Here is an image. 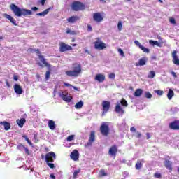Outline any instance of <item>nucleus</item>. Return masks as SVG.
I'll return each instance as SVG.
<instances>
[{
    "instance_id": "nucleus-40",
    "label": "nucleus",
    "mask_w": 179,
    "mask_h": 179,
    "mask_svg": "<svg viewBox=\"0 0 179 179\" xmlns=\"http://www.w3.org/2000/svg\"><path fill=\"white\" fill-rule=\"evenodd\" d=\"M26 147L23 145L22 143H20L17 145V149L18 150H22V149H24Z\"/></svg>"
},
{
    "instance_id": "nucleus-41",
    "label": "nucleus",
    "mask_w": 179,
    "mask_h": 179,
    "mask_svg": "<svg viewBox=\"0 0 179 179\" xmlns=\"http://www.w3.org/2000/svg\"><path fill=\"white\" fill-rule=\"evenodd\" d=\"M145 97H146V99H152V94H150L149 92H145Z\"/></svg>"
},
{
    "instance_id": "nucleus-59",
    "label": "nucleus",
    "mask_w": 179,
    "mask_h": 179,
    "mask_svg": "<svg viewBox=\"0 0 179 179\" xmlns=\"http://www.w3.org/2000/svg\"><path fill=\"white\" fill-rule=\"evenodd\" d=\"M146 136H147V139H150V138H151L150 134H149V133L146 134Z\"/></svg>"
},
{
    "instance_id": "nucleus-14",
    "label": "nucleus",
    "mask_w": 179,
    "mask_h": 179,
    "mask_svg": "<svg viewBox=\"0 0 179 179\" xmlns=\"http://www.w3.org/2000/svg\"><path fill=\"white\" fill-rule=\"evenodd\" d=\"M14 92L17 94H22L23 93V89L22 88V86H20V85L19 84H15L14 85Z\"/></svg>"
},
{
    "instance_id": "nucleus-47",
    "label": "nucleus",
    "mask_w": 179,
    "mask_h": 179,
    "mask_svg": "<svg viewBox=\"0 0 179 179\" xmlns=\"http://www.w3.org/2000/svg\"><path fill=\"white\" fill-rule=\"evenodd\" d=\"M46 163H47L48 167H50V169H54L55 167L54 164H52V163H50V162H46Z\"/></svg>"
},
{
    "instance_id": "nucleus-49",
    "label": "nucleus",
    "mask_w": 179,
    "mask_h": 179,
    "mask_svg": "<svg viewBox=\"0 0 179 179\" xmlns=\"http://www.w3.org/2000/svg\"><path fill=\"white\" fill-rule=\"evenodd\" d=\"M115 73H110V74H109V78L110 79H115Z\"/></svg>"
},
{
    "instance_id": "nucleus-11",
    "label": "nucleus",
    "mask_w": 179,
    "mask_h": 179,
    "mask_svg": "<svg viewBox=\"0 0 179 179\" xmlns=\"http://www.w3.org/2000/svg\"><path fill=\"white\" fill-rule=\"evenodd\" d=\"M94 48L96 50H104V48H107V45L101 41H96L94 42Z\"/></svg>"
},
{
    "instance_id": "nucleus-34",
    "label": "nucleus",
    "mask_w": 179,
    "mask_h": 179,
    "mask_svg": "<svg viewBox=\"0 0 179 179\" xmlns=\"http://www.w3.org/2000/svg\"><path fill=\"white\" fill-rule=\"evenodd\" d=\"M155 76H156V73H155L154 71H150V73L148 75V78L149 79H153V78H155Z\"/></svg>"
},
{
    "instance_id": "nucleus-7",
    "label": "nucleus",
    "mask_w": 179,
    "mask_h": 179,
    "mask_svg": "<svg viewBox=\"0 0 179 179\" xmlns=\"http://www.w3.org/2000/svg\"><path fill=\"white\" fill-rule=\"evenodd\" d=\"M60 52H66V51H72V46L62 42L59 43Z\"/></svg>"
},
{
    "instance_id": "nucleus-21",
    "label": "nucleus",
    "mask_w": 179,
    "mask_h": 179,
    "mask_svg": "<svg viewBox=\"0 0 179 179\" xmlns=\"http://www.w3.org/2000/svg\"><path fill=\"white\" fill-rule=\"evenodd\" d=\"M0 125H3L4 127L5 131H9L10 129V123H9V122H0Z\"/></svg>"
},
{
    "instance_id": "nucleus-24",
    "label": "nucleus",
    "mask_w": 179,
    "mask_h": 179,
    "mask_svg": "<svg viewBox=\"0 0 179 179\" xmlns=\"http://www.w3.org/2000/svg\"><path fill=\"white\" fill-rule=\"evenodd\" d=\"M80 18L78 16H71L67 19V22L69 23H75V22H78Z\"/></svg>"
},
{
    "instance_id": "nucleus-9",
    "label": "nucleus",
    "mask_w": 179,
    "mask_h": 179,
    "mask_svg": "<svg viewBox=\"0 0 179 179\" xmlns=\"http://www.w3.org/2000/svg\"><path fill=\"white\" fill-rule=\"evenodd\" d=\"M110 103L108 101H103L102 107H103V113L102 115H106L107 113H108V110H110Z\"/></svg>"
},
{
    "instance_id": "nucleus-17",
    "label": "nucleus",
    "mask_w": 179,
    "mask_h": 179,
    "mask_svg": "<svg viewBox=\"0 0 179 179\" xmlns=\"http://www.w3.org/2000/svg\"><path fill=\"white\" fill-rule=\"evenodd\" d=\"M134 44H136V45H137V47H139V48L141 50H142V51H143V52H146L147 54L149 53V49L143 47V45H142L141 44V43H139V41H134Z\"/></svg>"
},
{
    "instance_id": "nucleus-33",
    "label": "nucleus",
    "mask_w": 179,
    "mask_h": 179,
    "mask_svg": "<svg viewBox=\"0 0 179 179\" xmlns=\"http://www.w3.org/2000/svg\"><path fill=\"white\" fill-rule=\"evenodd\" d=\"M149 44L153 46L157 45V47H160V43L157 41L150 40Z\"/></svg>"
},
{
    "instance_id": "nucleus-57",
    "label": "nucleus",
    "mask_w": 179,
    "mask_h": 179,
    "mask_svg": "<svg viewBox=\"0 0 179 179\" xmlns=\"http://www.w3.org/2000/svg\"><path fill=\"white\" fill-rule=\"evenodd\" d=\"M31 9V10H34V12H36V10H38V8L37 7H32Z\"/></svg>"
},
{
    "instance_id": "nucleus-28",
    "label": "nucleus",
    "mask_w": 179,
    "mask_h": 179,
    "mask_svg": "<svg viewBox=\"0 0 179 179\" xmlns=\"http://www.w3.org/2000/svg\"><path fill=\"white\" fill-rule=\"evenodd\" d=\"M142 162H144L143 159L137 161L135 166L136 170H141V169H142Z\"/></svg>"
},
{
    "instance_id": "nucleus-58",
    "label": "nucleus",
    "mask_w": 179,
    "mask_h": 179,
    "mask_svg": "<svg viewBox=\"0 0 179 179\" xmlns=\"http://www.w3.org/2000/svg\"><path fill=\"white\" fill-rule=\"evenodd\" d=\"M64 86H66L67 87H71L72 86V85H71L69 83H64Z\"/></svg>"
},
{
    "instance_id": "nucleus-37",
    "label": "nucleus",
    "mask_w": 179,
    "mask_h": 179,
    "mask_svg": "<svg viewBox=\"0 0 179 179\" xmlns=\"http://www.w3.org/2000/svg\"><path fill=\"white\" fill-rule=\"evenodd\" d=\"M120 104H121L122 106H123L124 107H127L128 106V102H127V100L122 99L120 101Z\"/></svg>"
},
{
    "instance_id": "nucleus-60",
    "label": "nucleus",
    "mask_w": 179,
    "mask_h": 179,
    "mask_svg": "<svg viewBox=\"0 0 179 179\" xmlns=\"http://www.w3.org/2000/svg\"><path fill=\"white\" fill-rule=\"evenodd\" d=\"M73 89H74V90H76L77 92H79V88L76 87V86H73Z\"/></svg>"
},
{
    "instance_id": "nucleus-29",
    "label": "nucleus",
    "mask_w": 179,
    "mask_h": 179,
    "mask_svg": "<svg viewBox=\"0 0 179 179\" xmlns=\"http://www.w3.org/2000/svg\"><path fill=\"white\" fill-rule=\"evenodd\" d=\"M50 10H51V8H47L43 12L37 13L36 15L37 16H45V15H48V12H50Z\"/></svg>"
},
{
    "instance_id": "nucleus-52",
    "label": "nucleus",
    "mask_w": 179,
    "mask_h": 179,
    "mask_svg": "<svg viewBox=\"0 0 179 179\" xmlns=\"http://www.w3.org/2000/svg\"><path fill=\"white\" fill-rule=\"evenodd\" d=\"M13 79H14V80H15V82H17V80H19V76L17 75H14Z\"/></svg>"
},
{
    "instance_id": "nucleus-4",
    "label": "nucleus",
    "mask_w": 179,
    "mask_h": 179,
    "mask_svg": "<svg viewBox=\"0 0 179 179\" xmlns=\"http://www.w3.org/2000/svg\"><path fill=\"white\" fill-rule=\"evenodd\" d=\"M71 9L74 12H79V10H85L86 6L80 1H73L71 4Z\"/></svg>"
},
{
    "instance_id": "nucleus-36",
    "label": "nucleus",
    "mask_w": 179,
    "mask_h": 179,
    "mask_svg": "<svg viewBox=\"0 0 179 179\" xmlns=\"http://www.w3.org/2000/svg\"><path fill=\"white\" fill-rule=\"evenodd\" d=\"M79 173H80V169L74 171L73 174V179L77 178L78 174H79Z\"/></svg>"
},
{
    "instance_id": "nucleus-48",
    "label": "nucleus",
    "mask_w": 179,
    "mask_h": 179,
    "mask_svg": "<svg viewBox=\"0 0 179 179\" xmlns=\"http://www.w3.org/2000/svg\"><path fill=\"white\" fill-rule=\"evenodd\" d=\"M170 73H171V75H172V76H173L174 78H177V73H176V72L171 71Z\"/></svg>"
},
{
    "instance_id": "nucleus-23",
    "label": "nucleus",
    "mask_w": 179,
    "mask_h": 179,
    "mask_svg": "<svg viewBox=\"0 0 179 179\" xmlns=\"http://www.w3.org/2000/svg\"><path fill=\"white\" fill-rule=\"evenodd\" d=\"M48 125L50 129H51L52 131H54V129H55L56 128L55 122L52 120H48Z\"/></svg>"
},
{
    "instance_id": "nucleus-22",
    "label": "nucleus",
    "mask_w": 179,
    "mask_h": 179,
    "mask_svg": "<svg viewBox=\"0 0 179 179\" xmlns=\"http://www.w3.org/2000/svg\"><path fill=\"white\" fill-rule=\"evenodd\" d=\"M16 123L17 124L18 127H20V128H23V125L26 124V119L23 117L20 120L17 119L16 120Z\"/></svg>"
},
{
    "instance_id": "nucleus-51",
    "label": "nucleus",
    "mask_w": 179,
    "mask_h": 179,
    "mask_svg": "<svg viewBox=\"0 0 179 179\" xmlns=\"http://www.w3.org/2000/svg\"><path fill=\"white\" fill-rule=\"evenodd\" d=\"M170 23H171L172 24H176V20L174 18H171Z\"/></svg>"
},
{
    "instance_id": "nucleus-15",
    "label": "nucleus",
    "mask_w": 179,
    "mask_h": 179,
    "mask_svg": "<svg viewBox=\"0 0 179 179\" xmlns=\"http://www.w3.org/2000/svg\"><path fill=\"white\" fill-rule=\"evenodd\" d=\"M71 157L72 160H74V162H76L79 159V152L77 150H74L71 153Z\"/></svg>"
},
{
    "instance_id": "nucleus-45",
    "label": "nucleus",
    "mask_w": 179,
    "mask_h": 179,
    "mask_svg": "<svg viewBox=\"0 0 179 179\" xmlns=\"http://www.w3.org/2000/svg\"><path fill=\"white\" fill-rule=\"evenodd\" d=\"M154 177H155V178H162V173L157 172L154 174Z\"/></svg>"
},
{
    "instance_id": "nucleus-26",
    "label": "nucleus",
    "mask_w": 179,
    "mask_h": 179,
    "mask_svg": "<svg viewBox=\"0 0 179 179\" xmlns=\"http://www.w3.org/2000/svg\"><path fill=\"white\" fill-rule=\"evenodd\" d=\"M173 97H174V91H173V90L170 88L167 94V98L169 100H171Z\"/></svg>"
},
{
    "instance_id": "nucleus-61",
    "label": "nucleus",
    "mask_w": 179,
    "mask_h": 179,
    "mask_svg": "<svg viewBox=\"0 0 179 179\" xmlns=\"http://www.w3.org/2000/svg\"><path fill=\"white\" fill-rule=\"evenodd\" d=\"M50 178L52 179H55V176L53 173H52V174H50Z\"/></svg>"
},
{
    "instance_id": "nucleus-3",
    "label": "nucleus",
    "mask_w": 179,
    "mask_h": 179,
    "mask_svg": "<svg viewBox=\"0 0 179 179\" xmlns=\"http://www.w3.org/2000/svg\"><path fill=\"white\" fill-rule=\"evenodd\" d=\"M29 50L34 51L36 54H38V57L41 62H42V64L44 65V66H46V68H49V69L51 68V64L47 62V59H45V58H44V56L41 55V53L40 52V50L29 48ZM41 62H37L36 64L37 65H38V66H41L42 68H43V65Z\"/></svg>"
},
{
    "instance_id": "nucleus-46",
    "label": "nucleus",
    "mask_w": 179,
    "mask_h": 179,
    "mask_svg": "<svg viewBox=\"0 0 179 179\" xmlns=\"http://www.w3.org/2000/svg\"><path fill=\"white\" fill-rule=\"evenodd\" d=\"M155 93H157V94H158V96H163V91L162 90H155Z\"/></svg>"
},
{
    "instance_id": "nucleus-12",
    "label": "nucleus",
    "mask_w": 179,
    "mask_h": 179,
    "mask_svg": "<svg viewBox=\"0 0 179 179\" xmlns=\"http://www.w3.org/2000/svg\"><path fill=\"white\" fill-rule=\"evenodd\" d=\"M169 128L173 131H179V120H175L169 123Z\"/></svg>"
},
{
    "instance_id": "nucleus-63",
    "label": "nucleus",
    "mask_w": 179,
    "mask_h": 179,
    "mask_svg": "<svg viewBox=\"0 0 179 179\" xmlns=\"http://www.w3.org/2000/svg\"><path fill=\"white\" fill-rule=\"evenodd\" d=\"M70 34H72L73 36H75V35H76V32L75 31H71Z\"/></svg>"
},
{
    "instance_id": "nucleus-32",
    "label": "nucleus",
    "mask_w": 179,
    "mask_h": 179,
    "mask_svg": "<svg viewBox=\"0 0 179 179\" xmlns=\"http://www.w3.org/2000/svg\"><path fill=\"white\" fill-rule=\"evenodd\" d=\"M164 166L165 167H166V169H168L169 170H171V162L169 161V160H166L164 162Z\"/></svg>"
},
{
    "instance_id": "nucleus-42",
    "label": "nucleus",
    "mask_w": 179,
    "mask_h": 179,
    "mask_svg": "<svg viewBox=\"0 0 179 179\" xmlns=\"http://www.w3.org/2000/svg\"><path fill=\"white\" fill-rule=\"evenodd\" d=\"M50 75H51V71H46V73H45V80H48L50 79Z\"/></svg>"
},
{
    "instance_id": "nucleus-50",
    "label": "nucleus",
    "mask_w": 179,
    "mask_h": 179,
    "mask_svg": "<svg viewBox=\"0 0 179 179\" xmlns=\"http://www.w3.org/2000/svg\"><path fill=\"white\" fill-rule=\"evenodd\" d=\"M24 149L25 150V153L29 156L30 155V151L29 150V148H27V147H25Z\"/></svg>"
},
{
    "instance_id": "nucleus-6",
    "label": "nucleus",
    "mask_w": 179,
    "mask_h": 179,
    "mask_svg": "<svg viewBox=\"0 0 179 179\" xmlns=\"http://www.w3.org/2000/svg\"><path fill=\"white\" fill-rule=\"evenodd\" d=\"M56 159L55 152H50L45 156V160L46 163H54V160Z\"/></svg>"
},
{
    "instance_id": "nucleus-25",
    "label": "nucleus",
    "mask_w": 179,
    "mask_h": 179,
    "mask_svg": "<svg viewBox=\"0 0 179 179\" xmlns=\"http://www.w3.org/2000/svg\"><path fill=\"white\" fill-rule=\"evenodd\" d=\"M144 65H146V59L142 58L139 59L138 64H136V66H143Z\"/></svg>"
},
{
    "instance_id": "nucleus-1",
    "label": "nucleus",
    "mask_w": 179,
    "mask_h": 179,
    "mask_svg": "<svg viewBox=\"0 0 179 179\" xmlns=\"http://www.w3.org/2000/svg\"><path fill=\"white\" fill-rule=\"evenodd\" d=\"M10 9H11L14 15L17 16V17H20L22 16H27V15H33L31 10L24 8L22 9L13 3L10 6Z\"/></svg>"
},
{
    "instance_id": "nucleus-53",
    "label": "nucleus",
    "mask_w": 179,
    "mask_h": 179,
    "mask_svg": "<svg viewBox=\"0 0 179 179\" xmlns=\"http://www.w3.org/2000/svg\"><path fill=\"white\" fill-rule=\"evenodd\" d=\"M130 131L131 132H136V129L135 127H131Z\"/></svg>"
},
{
    "instance_id": "nucleus-56",
    "label": "nucleus",
    "mask_w": 179,
    "mask_h": 179,
    "mask_svg": "<svg viewBox=\"0 0 179 179\" xmlns=\"http://www.w3.org/2000/svg\"><path fill=\"white\" fill-rule=\"evenodd\" d=\"M45 1L47 0H41V4L42 5V6H44V5H45Z\"/></svg>"
},
{
    "instance_id": "nucleus-31",
    "label": "nucleus",
    "mask_w": 179,
    "mask_h": 179,
    "mask_svg": "<svg viewBox=\"0 0 179 179\" xmlns=\"http://www.w3.org/2000/svg\"><path fill=\"white\" fill-rule=\"evenodd\" d=\"M83 107V101H80L78 103H77L75 105V108H76V110H80V108H82Z\"/></svg>"
},
{
    "instance_id": "nucleus-19",
    "label": "nucleus",
    "mask_w": 179,
    "mask_h": 179,
    "mask_svg": "<svg viewBox=\"0 0 179 179\" xmlns=\"http://www.w3.org/2000/svg\"><path fill=\"white\" fill-rule=\"evenodd\" d=\"M115 111L116 113H117V114H121L122 115L124 114V109H122V108H121V105H120V102L117 103V105L115 108Z\"/></svg>"
},
{
    "instance_id": "nucleus-54",
    "label": "nucleus",
    "mask_w": 179,
    "mask_h": 179,
    "mask_svg": "<svg viewBox=\"0 0 179 179\" xmlns=\"http://www.w3.org/2000/svg\"><path fill=\"white\" fill-rule=\"evenodd\" d=\"M85 148H89L90 146V138H89V142L87 143V144L85 145Z\"/></svg>"
},
{
    "instance_id": "nucleus-20",
    "label": "nucleus",
    "mask_w": 179,
    "mask_h": 179,
    "mask_svg": "<svg viewBox=\"0 0 179 179\" xmlns=\"http://www.w3.org/2000/svg\"><path fill=\"white\" fill-rule=\"evenodd\" d=\"M95 80H97V82H99L100 83H101L104 80H106V76H104V74H97L95 76Z\"/></svg>"
},
{
    "instance_id": "nucleus-44",
    "label": "nucleus",
    "mask_w": 179,
    "mask_h": 179,
    "mask_svg": "<svg viewBox=\"0 0 179 179\" xmlns=\"http://www.w3.org/2000/svg\"><path fill=\"white\" fill-rule=\"evenodd\" d=\"M117 28H118V30L120 31H121V30H122V22H121V21H120L117 24Z\"/></svg>"
},
{
    "instance_id": "nucleus-38",
    "label": "nucleus",
    "mask_w": 179,
    "mask_h": 179,
    "mask_svg": "<svg viewBox=\"0 0 179 179\" xmlns=\"http://www.w3.org/2000/svg\"><path fill=\"white\" fill-rule=\"evenodd\" d=\"M95 136H94V131H91L90 134V143L94 142Z\"/></svg>"
},
{
    "instance_id": "nucleus-27",
    "label": "nucleus",
    "mask_w": 179,
    "mask_h": 179,
    "mask_svg": "<svg viewBox=\"0 0 179 179\" xmlns=\"http://www.w3.org/2000/svg\"><path fill=\"white\" fill-rule=\"evenodd\" d=\"M142 93H143L142 89H137L134 92V96L136 97H141V96H142Z\"/></svg>"
},
{
    "instance_id": "nucleus-18",
    "label": "nucleus",
    "mask_w": 179,
    "mask_h": 179,
    "mask_svg": "<svg viewBox=\"0 0 179 179\" xmlns=\"http://www.w3.org/2000/svg\"><path fill=\"white\" fill-rule=\"evenodd\" d=\"M117 151L118 150L117 149V145H113L109 149L108 154L110 155V156H115V155H117Z\"/></svg>"
},
{
    "instance_id": "nucleus-13",
    "label": "nucleus",
    "mask_w": 179,
    "mask_h": 179,
    "mask_svg": "<svg viewBox=\"0 0 179 179\" xmlns=\"http://www.w3.org/2000/svg\"><path fill=\"white\" fill-rule=\"evenodd\" d=\"M172 58L173 64L179 66V58L178 56H177V50H174L172 52Z\"/></svg>"
},
{
    "instance_id": "nucleus-10",
    "label": "nucleus",
    "mask_w": 179,
    "mask_h": 179,
    "mask_svg": "<svg viewBox=\"0 0 179 179\" xmlns=\"http://www.w3.org/2000/svg\"><path fill=\"white\" fill-rule=\"evenodd\" d=\"M93 20L96 23H101V22H103L104 20V17H103V15L101 13H95L93 14Z\"/></svg>"
},
{
    "instance_id": "nucleus-64",
    "label": "nucleus",
    "mask_w": 179,
    "mask_h": 179,
    "mask_svg": "<svg viewBox=\"0 0 179 179\" xmlns=\"http://www.w3.org/2000/svg\"><path fill=\"white\" fill-rule=\"evenodd\" d=\"M6 85L9 87L10 85H9V82L6 81Z\"/></svg>"
},
{
    "instance_id": "nucleus-16",
    "label": "nucleus",
    "mask_w": 179,
    "mask_h": 179,
    "mask_svg": "<svg viewBox=\"0 0 179 179\" xmlns=\"http://www.w3.org/2000/svg\"><path fill=\"white\" fill-rule=\"evenodd\" d=\"M3 16L4 17H6V19L10 20V23H12L14 26H17V23H16V20H15L13 17L10 16L8 14H4Z\"/></svg>"
},
{
    "instance_id": "nucleus-5",
    "label": "nucleus",
    "mask_w": 179,
    "mask_h": 179,
    "mask_svg": "<svg viewBox=\"0 0 179 179\" xmlns=\"http://www.w3.org/2000/svg\"><path fill=\"white\" fill-rule=\"evenodd\" d=\"M100 132L103 136H107L110 133V127H108V123L106 122H102L100 127Z\"/></svg>"
},
{
    "instance_id": "nucleus-2",
    "label": "nucleus",
    "mask_w": 179,
    "mask_h": 179,
    "mask_svg": "<svg viewBox=\"0 0 179 179\" xmlns=\"http://www.w3.org/2000/svg\"><path fill=\"white\" fill-rule=\"evenodd\" d=\"M73 70H69L66 71V75L70 76L71 78H78L80 73H82V66L80 64H73Z\"/></svg>"
},
{
    "instance_id": "nucleus-35",
    "label": "nucleus",
    "mask_w": 179,
    "mask_h": 179,
    "mask_svg": "<svg viewBox=\"0 0 179 179\" xmlns=\"http://www.w3.org/2000/svg\"><path fill=\"white\" fill-rule=\"evenodd\" d=\"M99 177H106L107 176V173L106 172V171L104 169H101L99 171Z\"/></svg>"
},
{
    "instance_id": "nucleus-8",
    "label": "nucleus",
    "mask_w": 179,
    "mask_h": 179,
    "mask_svg": "<svg viewBox=\"0 0 179 179\" xmlns=\"http://www.w3.org/2000/svg\"><path fill=\"white\" fill-rule=\"evenodd\" d=\"M61 99L64 100V101H66L67 103H71L72 101V96H68V92L66 91L62 92L59 94Z\"/></svg>"
},
{
    "instance_id": "nucleus-43",
    "label": "nucleus",
    "mask_w": 179,
    "mask_h": 179,
    "mask_svg": "<svg viewBox=\"0 0 179 179\" xmlns=\"http://www.w3.org/2000/svg\"><path fill=\"white\" fill-rule=\"evenodd\" d=\"M118 52H119L120 55H121V57H125V55L124 54V50H122V49L119 48Z\"/></svg>"
},
{
    "instance_id": "nucleus-62",
    "label": "nucleus",
    "mask_w": 179,
    "mask_h": 179,
    "mask_svg": "<svg viewBox=\"0 0 179 179\" xmlns=\"http://www.w3.org/2000/svg\"><path fill=\"white\" fill-rule=\"evenodd\" d=\"M71 29H67V30H66L67 34H71Z\"/></svg>"
},
{
    "instance_id": "nucleus-30",
    "label": "nucleus",
    "mask_w": 179,
    "mask_h": 179,
    "mask_svg": "<svg viewBox=\"0 0 179 179\" xmlns=\"http://www.w3.org/2000/svg\"><path fill=\"white\" fill-rule=\"evenodd\" d=\"M22 138H24V139H25V141L27 142V143H28V145H29V146H31V148H34L33 143H31V141H30V139H29V137H27V136L23 135Z\"/></svg>"
},
{
    "instance_id": "nucleus-39",
    "label": "nucleus",
    "mask_w": 179,
    "mask_h": 179,
    "mask_svg": "<svg viewBox=\"0 0 179 179\" xmlns=\"http://www.w3.org/2000/svg\"><path fill=\"white\" fill-rule=\"evenodd\" d=\"M73 139H75V135H70L67 137L66 141L67 142H71Z\"/></svg>"
},
{
    "instance_id": "nucleus-55",
    "label": "nucleus",
    "mask_w": 179,
    "mask_h": 179,
    "mask_svg": "<svg viewBox=\"0 0 179 179\" xmlns=\"http://www.w3.org/2000/svg\"><path fill=\"white\" fill-rule=\"evenodd\" d=\"M136 134H137V138H141V136H142V134H141V132H139V131H136Z\"/></svg>"
}]
</instances>
